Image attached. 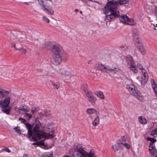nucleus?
Segmentation results:
<instances>
[{"mask_svg":"<svg viewBox=\"0 0 157 157\" xmlns=\"http://www.w3.org/2000/svg\"><path fill=\"white\" fill-rule=\"evenodd\" d=\"M52 53L55 63V64H59L62 60H66L68 55L59 44H56L52 46Z\"/></svg>","mask_w":157,"mask_h":157,"instance_id":"obj_1","label":"nucleus"},{"mask_svg":"<svg viewBox=\"0 0 157 157\" xmlns=\"http://www.w3.org/2000/svg\"><path fill=\"white\" fill-rule=\"evenodd\" d=\"M117 7L116 4L113 3L111 1H109L103 9V11L105 14L110 12V15L114 20L115 18L120 17V16L119 12L117 10Z\"/></svg>","mask_w":157,"mask_h":157,"instance_id":"obj_2","label":"nucleus"},{"mask_svg":"<svg viewBox=\"0 0 157 157\" xmlns=\"http://www.w3.org/2000/svg\"><path fill=\"white\" fill-rule=\"evenodd\" d=\"M38 4L41 7L42 10L50 15H53L54 10L52 8H50L53 4L52 0H37Z\"/></svg>","mask_w":157,"mask_h":157,"instance_id":"obj_3","label":"nucleus"},{"mask_svg":"<svg viewBox=\"0 0 157 157\" xmlns=\"http://www.w3.org/2000/svg\"><path fill=\"white\" fill-rule=\"evenodd\" d=\"M126 88L129 91L130 94L135 97L138 100L142 101L144 99V97L134 85H127Z\"/></svg>","mask_w":157,"mask_h":157,"instance_id":"obj_4","label":"nucleus"},{"mask_svg":"<svg viewBox=\"0 0 157 157\" xmlns=\"http://www.w3.org/2000/svg\"><path fill=\"white\" fill-rule=\"evenodd\" d=\"M10 96L6 97L2 101H1V108L2 109V112L7 114H10L11 107L9 105L10 102Z\"/></svg>","mask_w":157,"mask_h":157,"instance_id":"obj_5","label":"nucleus"},{"mask_svg":"<svg viewBox=\"0 0 157 157\" xmlns=\"http://www.w3.org/2000/svg\"><path fill=\"white\" fill-rule=\"evenodd\" d=\"M127 66H129L128 68L132 71L133 72L136 73L138 72L135 63L133 58L130 56L128 55L126 57Z\"/></svg>","mask_w":157,"mask_h":157,"instance_id":"obj_6","label":"nucleus"},{"mask_svg":"<svg viewBox=\"0 0 157 157\" xmlns=\"http://www.w3.org/2000/svg\"><path fill=\"white\" fill-rule=\"evenodd\" d=\"M147 140L148 141H151L149 145V147H150L149 150L151 155L153 156L156 153V150L154 143L157 140L151 137H147Z\"/></svg>","mask_w":157,"mask_h":157,"instance_id":"obj_7","label":"nucleus"},{"mask_svg":"<svg viewBox=\"0 0 157 157\" xmlns=\"http://www.w3.org/2000/svg\"><path fill=\"white\" fill-rule=\"evenodd\" d=\"M120 20L122 23L130 25H134L136 24V22L134 21L133 19L129 18L126 15L123 14L120 17Z\"/></svg>","mask_w":157,"mask_h":157,"instance_id":"obj_8","label":"nucleus"},{"mask_svg":"<svg viewBox=\"0 0 157 157\" xmlns=\"http://www.w3.org/2000/svg\"><path fill=\"white\" fill-rule=\"evenodd\" d=\"M40 42L38 39H34L33 40H32L31 37H27L25 40V45L27 47L28 45L32 46L33 45H36L39 44Z\"/></svg>","mask_w":157,"mask_h":157,"instance_id":"obj_9","label":"nucleus"},{"mask_svg":"<svg viewBox=\"0 0 157 157\" xmlns=\"http://www.w3.org/2000/svg\"><path fill=\"white\" fill-rule=\"evenodd\" d=\"M87 153L81 147L78 148L76 150V155L78 157H86Z\"/></svg>","mask_w":157,"mask_h":157,"instance_id":"obj_10","label":"nucleus"},{"mask_svg":"<svg viewBox=\"0 0 157 157\" xmlns=\"http://www.w3.org/2000/svg\"><path fill=\"white\" fill-rule=\"evenodd\" d=\"M86 95L87 97V99L90 103L91 104H94L97 101V98L91 91L86 94Z\"/></svg>","mask_w":157,"mask_h":157,"instance_id":"obj_11","label":"nucleus"},{"mask_svg":"<svg viewBox=\"0 0 157 157\" xmlns=\"http://www.w3.org/2000/svg\"><path fill=\"white\" fill-rule=\"evenodd\" d=\"M141 72L143 74L141 78V82L142 85H144L147 82L148 79L147 73H146V70H143Z\"/></svg>","mask_w":157,"mask_h":157,"instance_id":"obj_12","label":"nucleus"},{"mask_svg":"<svg viewBox=\"0 0 157 157\" xmlns=\"http://www.w3.org/2000/svg\"><path fill=\"white\" fill-rule=\"evenodd\" d=\"M51 131L50 130V129H51L50 128L48 127L47 129L48 130V131L50 133H52V134H50L49 133H47L46 132L45 134V138H54L55 136L54 134V132L55 131L54 128H51Z\"/></svg>","mask_w":157,"mask_h":157,"instance_id":"obj_13","label":"nucleus"},{"mask_svg":"<svg viewBox=\"0 0 157 157\" xmlns=\"http://www.w3.org/2000/svg\"><path fill=\"white\" fill-rule=\"evenodd\" d=\"M121 141L120 143H117L115 144L112 146V148L115 151L122 150L123 147L121 145Z\"/></svg>","mask_w":157,"mask_h":157,"instance_id":"obj_14","label":"nucleus"},{"mask_svg":"<svg viewBox=\"0 0 157 157\" xmlns=\"http://www.w3.org/2000/svg\"><path fill=\"white\" fill-rule=\"evenodd\" d=\"M59 73L62 75H64L66 76H68V78L67 79L68 80H71L70 78L71 77L70 76V75H71V73L69 71H66L63 69H62L60 70Z\"/></svg>","mask_w":157,"mask_h":157,"instance_id":"obj_15","label":"nucleus"},{"mask_svg":"<svg viewBox=\"0 0 157 157\" xmlns=\"http://www.w3.org/2000/svg\"><path fill=\"white\" fill-rule=\"evenodd\" d=\"M41 126L40 123H37L35 125L33 129V131L34 133L40 132V127Z\"/></svg>","mask_w":157,"mask_h":157,"instance_id":"obj_16","label":"nucleus"},{"mask_svg":"<svg viewBox=\"0 0 157 157\" xmlns=\"http://www.w3.org/2000/svg\"><path fill=\"white\" fill-rule=\"evenodd\" d=\"M112 3L113 4H115L116 5V6L117 7L118 4L120 5H122L123 4H125L127 3V2H128V0H117V1H111Z\"/></svg>","mask_w":157,"mask_h":157,"instance_id":"obj_17","label":"nucleus"},{"mask_svg":"<svg viewBox=\"0 0 157 157\" xmlns=\"http://www.w3.org/2000/svg\"><path fill=\"white\" fill-rule=\"evenodd\" d=\"M35 134L37 135V137L39 140H40L42 138H45L46 132H44L41 131L40 132L36 133Z\"/></svg>","mask_w":157,"mask_h":157,"instance_id":"obj_18","label":"nucleus"},{"mask_svg":"<svg viewBox=\"0 0 157 157\" xmlns=\"http://www.w3.org/2000/svg\"><path fill=\"white\" fill-rule=\"evenodd\" d=\"M86 112L87 113L89 114H92L95 113L96 115L99 114V113L98 112L96 109L93 108L87 109Z\"/></svg>","mask_w":157,"mask_h":157,"instance_id":"obj_19","label":"nucleus"},{"mask_svg":"<svg viewBox=\"0 0 157 157\" xmlns=\"http://www.w3.org/2000/svg\"><path fill=\"white\" fill-rule=\"evenodd\" d=\"M94 67L96 69L104 72L105 66L103 64H97L95 65Z\"/></svg>","mask_w":157,"mask_h":157,"instance_id":"obj_20","label":"nucleus"},{"mask_svg":"<svg viewBox=\"0 0 157 157\" xmlns=\"http://www.w3.org/2000/svg\"><path fill=\"white\" fill-rule=\"evenodd\" d=\"M9 92L8 91H4V90L0 89V96L2 98L7 96L9 94Z\"/></svg>","mask_w":157,"mask_h":157,"instance_id":"obj_21","label":"nucleus"},{"mask_svg":"<svg viewBox=\"0 0 157 157\" xmlns=\"http://www.w3.org/2000/svg\"><path fill=\"white\" fill-rule=\"evenodd\" d=\"M116 69V67L112 68H111L109 66H107L106 67L105 66L104 72H105L106 73L111 72L115 71Z\"/></svg>","mask_w":157,"mask_h":157,"instance_id":"obj_22","label":"nucleus"},{"mask_svg":"<svg viewBox=\"0 0 157 157\" xmlns=\"http://www.w3.org/2000/svg\"><path fill=\"white\" fill-rule=\"evenodd\" d=\"M138 120L139 122L143 124H145L147 123V120L145 118L142 116H140L139 117Z\"/></svg>","mask_w":157,"mask_h":157,"instance_id":"obj_23","label":"nucleus"},{"mask_svg":"<svg viewBox=\"0 0 157 157\" xmlns=\"http://www.w3.org/2000/svg\"><path fill=\"white\" fill-rule=\"evenodd\" d=\"M97 116V117L95 118L94 120L92 123V124L94 126H97L99 123V115L98 114Z\"/></svg>","mask_w":157,"mask_h":157,"instance_id":"obj_24","label":"nucleus"},{"mask_svg":"<svg viewBox=\"0 0 157 157\" xmlns=\"http://www.w3.org/2000/svg\"><path fill=\"white\" fill-rule=\"evenodd\" d=\"M18 109L20 111L27 112L29 111V109L28 107H27V106L25 105L20 106V107Z\"/></svg>","mask_w":157,"mask_h":157,"instance_id":"obj_25","label":"nucleus"},{"mask_svg":"<svg viewBox=\"0 0 157 157\" xmlns=\"http://www.w3.org/2000/svg\"><path fill=\"white\" fill-rule=\"evenodd\" d=\"M17 40L25 44V36L21 35L17 38Z\"/></svg>","mask_w":157,"mask_h":157,"instance_id":"obj_26","label":"nucleus"},{"mask_svg":"<svg viewBox=\"0 0 157 157\" xmlns=\"http://www.w3.org/2000/svg\"><path fill=\"white\" fill-rule=\"evenodd\" d=\"M137 48H138V51L140 52L142 55H144L145 54V50L143 46V44L141 45H139Z\"/></svg>","mask_w":157,"mask_h":157,"instance_id":"obj_27","label":"nucleus"},{"mask_svg":"<svg viewBox=\"0 0 157 157\" xmlns=\"http://www.w3.org/2000/svg\"><path fill=\"white\" fill-rule=\"evenodd\" d=\"M50 84L52 85L55 88L58 89L59 87V84L58 82H55L52 81H50Z\"/></svg>","mask_w":157,"mask_h":157,"instance_id":"obj_28","label":"nucleus"},{"mask_svg":"<svg viewBox=\"0 0 157 157\" xmlns=\"http://www.w3.org/2000/svg\"><path fill=\"white\" fill-rule=\"evenodd\" d=\"M95 94L101 99H103L104 98V96L102 92L101 91L96 92Z\"/></svg>","mask_w":157,"mask_h":157,"instance_id":"obj_29","label":"nucleus"},{"mask_svg":"<svg viewBox=\"0 0 157 157\" xmlns=\"http://www.w3.org/2000/svg\"><path fill=\"white\" fill-rule=\"evenodd\" d=\"M81 87L84 90V91L85 92V94H87L90 91L88 90V86L86 84H83L82 86Z\"/></svg>","mask_w":157,"mask_h":157,"instance_id":"obj_30","label":"nucleus"},{"mask_svg":"<svg viewBox=\"0 0 157 157\" xmlns=\"http://www.w3.org/2000/svg\"><path fill=\"white\" fill-rule=\"evenodd\" d=\"M44 140H42L40 141H37L36 142L34 143H33L32 144L33 145H37L38 146H40L41 145L44 146Z\"/></svg>","mask_w":157,"mask_h":157,"instance_id":"obj_31","label":"nucleus"},{"mask_svg":"<svg viewBox=\"0 0 157 157\" xmlns=\"http://www.w3.org/2000/svg\"><path fill=\"white\" fill-rule=\"evenodd\" d=\"M135 43L134 44L136 46V47H137L139 45H143L142 41L140 40V39H139V40H138L136 41H134Z\"/></svg>","mask_w":157,"mask_h":157,"instance_id":"obj_32","label":"nucleus"},{"mask_svg":"<svg viewBox=\"0 0 157 157\" xmlns=\"http://www.w3.org/2000/svg\"><path fill=\"white\" fill-rule=\"evenodd\" d=\"M151 135L154 137H156L157 136V128H155L151 131Z\"/></svg>","mask_w":157,"mask_h":157,"instance_id":"obj_33","label":"nucleus"},{"mask_svg":"<svg viewBox=\"0 0 157 157\" xmlns=\"http://www.w3.org/2000/svg\"><path fill=\"white\" fill-rule=\"evenodd\" d=\"M113 20L110 14L106 15L105 18V20L107 22Z\"/></svg>","mask_w":157,"mask_h":157,"instance_id":"obj_34","label":"nucleus"},{"mask_svg":"<svg viewBox=\"0 0 157 157\" xmlns=\"http://www.w3.org/2000/svg\"><path fill=\"white\" fill-rule=\"evenodd\" d=\"M38 110L39 109L38 108H33L31 110V113L33 114L37 113Z\"/></svg>","mask_w":157,"mask_h":157,"instance_id":"obj_35","label":"nucleus"},{"mask_svg":"<svg viewBox=\"0 0 157 157\" xmlns=\"http://www.w3.org/2000/svg\"><path fill=\"white\" fill-rule=\"evenodd\" d=\"M3 151H5L8 153H10L11 152L10 150L6 147H4L3 149H1L0 151V152H3Z\"/></svg>","mask_w":157,"mask_h":157,"instance_id":"obj_36","label":"nucleus"},{"mask_svg":"<svg viewBox=\"0 0 157 157\" xmlns=\"http://www.w3.org/2000/svg\"><path fill=\"white\" fill-rule=\"evenodd\" d=\"M19 50L22 54H25L26 53V49H25L23 48H21L19 49Z\"/></svg>","mask_w":157,"mask_h":157,"instance_id":"obj_37","label":"nucleus"},{"mask_svg":"<svg viewBox=\"0 0 157 157\" xmlns=\"http://www.w3.org/2000/svg\"><path fill=\"white\" fill-rule=\"evenodd\" d=\"M51 112L50 111L45 110L44 111V115L46 116L50 117L51 116Z\"/></svg>","mask_w":157,"mask_h":157,"instance_id":"obj_38","label":"nucleus"},{"mask_svg":"<svg viewBox=\"0 0 157 157\" xmlns=\"http://www.w3.org/2000/svg\"><path fill=\"white\" fill-rule=\"evenodd\" d=\"M33 134V131L31 129L28 130L27 135L28 136V137L29 138H30L32 135Z\"/></svg>","mask_w":157,"mask_h":157,"instance_id":"obj_39","label":"nucleus"},{"mask_svg":"<svg viewBox=\"0 0 157 157\" xmlns=\"http://www.w3.org/2000/svg\"><path fill=\"white\" fill-rule=\"evenodd\" d=\"M138 30L136 29H134L132 30V36L134 35H138Z\"/></svg>","mask_w":157,"mask_h":157,"instance_id":"obj_40","label":"nucleus"},{"mask_svg":"<svg viewBox=\"0 0 157 157\" xmlns=\"http://www.w3.org/2000/svg\"><path fill=\"white\" fill-rule=\"evenodd\" d=\"M151 82L152 88H153L155 86H156L157 85L155 83L154 79H151Z\"/></svg>","mask_w":157,"mask_h":157,"instance_id":"obj_41","label":"nucleus"},{"mask_svg":"<svg viewBox=\"0 0 157 157\" xmlns=\"http://www.w3.org/2000/svg\"><path fill=\"white\" fill-rule=\"evenodd\" d=\"M137 67L138 69H139L140 70H142V71H143V70H145V69H144L142 65L140 63H138L137 64Z\"/></svg>","mask_w":157,"mask_h":157,"instance_id":"obj_42","label":"nucleus"},{"mask_svg":"<svg viewBox=\"0 0 157 157\" xmlns=\"http://www.w3.org/2000/svg\"><path fill=\"white\" fill-rule=\"evenodd\" d=\"M132 37L133 38V40L134 41H136V40H139V39H140V38L139 37L138 35H134L133 36H132Z\"/></svg>","mask_w":157,"mask_h":157,"instance_id":"obj_43","label":"nucleus"},{"mask_svg":"<svg viewBox=\"0 0 157 157\" xmlns=\"http://www.w3.org/2000/svg\"><path fill=\"white\" fill-rule=\"evenodd\" d=\"M25 125L28 130L31 129L32 126L31 124H30L29 123H27Z\"/></svg>","mask_w":157,"mask_h":157,"instance_id":"obj_44","label":"nucleus"},{"mask_svg":"<svg viewBox=\"0 0 157 157\" xmlns=\"http://www.w3.org/2000/svg\"><path fill=\"white\" fill-rule=\"evenodd\" d=\"M121 144L124 145L127 148L129 149L130 148V146L127 143H125L124 144L121 141Z\"/></svg>","mask_w":157,"mask_h":157,"instance_id":"obj_45","label":"nucleus"},{"mask_svg":"<svg viewBox=\"0 0 157 157\" xmlns=\"http://www.w3.org/2000/svg\"><path fill=\"white\" fill-rule=\"evenodd\" d=\"M86 157H94V154L90 151L89 154L87 153V155L86 156Z\"/></svg>","mask_w":157,"mask_h":157,"instance_id":"obj_46","label":"nucleus"},{"mask_svg":"<svg viewBox=\"0 0 157 157\" xmlns=\"http://www.w3.org/2000/svg\"><path fill=\"white\" fill-rule=\"evenodd\" d=\"M32 139L34 141H36L37 140V135L36 134L34 133L32 137Z\"/></svg>","mask_w":157,"mask_h":157,"instance_id":"obj_47","label":"nucleus"},{"mask_svg":"<svg viewBox=\"0 0 157 157\" xmlns=\"http://www.w3.org/2000/svg\"><path fill=\"white\" fill-rule=\"evenodd\" d=\"M43 20L44 21H45L47 23H49V19L45 16H43Z\"/></svg>","mask_w":157,"mask_h":157,"instance_id":"obj_48","label":"nucleus"},{"mask_svg":"<svg viewBox=\"0 0 157 157\" xmlns=\"http://www.w3.org/2000/svg\"><path fill=\"white\" fill-rule=\"evenodd\" d=\"M19 127L17 126L16 127L14 128L13 129H14L16 132L18 133H21V130L18 128Z\"/></svg>","mask_w":157,"mask_h":157,"instance_id":"obj_49","label":"nucleus"},{"mask_svg":"<svg viewBox=\"0 0 157 157\" xmlns=\"http://www.w3.org/2000/svg\"><path fill=\"white\" fill-rule=\"evenodd\" d=\"M49 155H47V154L43 155H42V157H52V153H51V154H49Z\"/></svg>","mask_w":157,"mask_h":157,"instance_id":"obj_50","label":"nucleus"},{"mask_svg":"<svg viewBox=\"0 0 157 157\" xmlns=\"http://www.w3.org/2000/svg\"><path fill=\"white\" fill-rule=\"evenodd\" d=\"M19 120H22L21 121V123H24L26 121V120L25 119L21 117H19Z\"/></svg>","mask_w":157,"mask_h":157,"instance_id":"obj_51","label":"nucleus"},{"mask_svg":"<svg viewBox=\"0 0 157 157\" xmlns=\"http://www.w3.org/2000/svg\"><path fill=\"white\" fill-rule=\"evenodd\" d=\"M126 138L124 136L121 137V140L122 141L125 142V141H126Z\"/></svg>","mask_w":157,"mask_h":157,"instance_id":"obj_52","label":"nucleus"},{"mask_svg":"<svg viewBox=\"0 0 157 157\" xmlns=\"http://www.w3.org/2000/svg\"><path fill=\"white\" fill-rule=\"evenodd\" d=\"M25 115L30 118L32 117V115L30 113H26L25 114Z\"/></svg>","mask_w":157,"mask_h":157,"instance_id":"obj_53","label":"nucleus"},{"mask_svg":"<svg viewBox=\"0 0 157 157\" xmlns=\"http://www.w3.org/2000/svg\"><path fill=\"white\" fill-rule=\"evenodd\" d=\"M153 89L154 91L155 92V94H156L157 93V86H155L154 87L152 88Z\"/></svg>","mask_w":157,"mask_h":157,"instance_id":"obj_54","label":"nucleus"},{"mask_svg":"<svg viewBox=\"0 0 157 157\" xmlns=\"http://www.w3.org/2000/svg\"><path fill=\"white\" fill-rule=\"evenodd\" d=\"M13 44V43H11V46H12V47H14V48L16 49V50H17L18 49H17V48H16L15 47V46H16V44H14V43H13V45L12 46V44Z\"/></svg>","mask_w":157,"mask_h":157,"instance_id":"obj_55","label":"nucleus"},{"mask_svg":"<svg viewBox=\"0 0 157 157\" xmlns=\"http://www.w3.org/2000/svg\"><path fill=\"white\" fill-rule=\"evenodd\" d=\"M49 45V44L48 43H47L46 44L44 45V46L45 48H49V47H48Z\"/></svg>","mask_w":157,"mask_h":157,"instance_id":"obj_56","label":"nucleus"},{"mask_svg":"<svg viewBox=\"0 0 157 157\" xmlns=\"http://www.w3.org/2000/svg\"><path fill=\"white\" fill-rule=\"evenodd\" d=\"M16 38V37L14 36H13V37H12V38H11V41H13V39H15V38Z\"/></svg>","mask_w":157,"mask_h":157,"instance_id":"obj_57","label":"nucleus"},{"mask_svg":"<svg viewBox=\"0 0 157 157\" xmlns=\"http://www.w3.org/2000/svg\"><path fill=\"white\" fill-rule=\"evenodd\" d=\"M23 3L24 4H25L27 6H28L29 5V3L27 2H23Z\"/></svg>","mask_w":157,"mask_h":157,"instance_id":"obj_58","label":"nucleus"},{"mask_svg":"<svg viewBox=\"0 0 157 157\" xmlns=\"http://www.w3.org/2000/svg\"><path fill=\"white\" fill-rule=\"evenodd\" d=\"M119 47L120 48H123L124 47V45H122V46H120Z\"/></svg>","mask_w":157,"mask_h":157,"instance_id":"obj_59","label":"nucleus"},{"mask_svg":"<svg viewBox=\"0 0 157 157\" xmlns=\"http://www.w3.org/2000/svg\"><path fill=\"white\" fill-rule=\"evenodd\" d=\"M22 157H28L27 155L25 154Z\"/></svg>","mask_w":157,"mask_h":157,"instance_id":"obj_60","label":"nucleus"},{"mask_svg":"<svg viewBox=\"0 0 157 157\" xmlns=\"http://www.w3.org/2000/svg\"><path fill=\"white\" fill-rule=\"evenodd\" d=\"M78 9H76L75 10V12H78Z\"/></svg>","mask_w":157,"mask_h":157,"instance_id":"obj_61","label":"nucleus"},{"mask_svg":"<svg viewBox=\"0 0 157 157\" xmlns=\"http://www.w3.org/2000/svg\"><path fill=\"white\" fill-rule=\"evenodd\" d=\"M155 13L157 14V8L155 9Z\"/></svg>","mask_w":157,"mask_h":157,"instance_id":"obj_62","label":"nucleus"},{"mask_svg":"<svg viewBox=\"0 0 157 157\" xmlns=\"http://www.w3.org/2000/svg\"><path fill=\"white\" fill-rule=\"evenodd\" d=\"M79 12H80V13L81 14H82V12L81 11H80Z\"/></svg>","mask_w":157,"mask_h":157,"instance_id":"obj_63","label":"nucleus"},{"mask_svg":"<svg viewBox=\"0 0 157 157\" xmlns=\"http://www.w3.org/2000/svg\"><path fill=\"white\" fill-rule=\"evenodd\" d=\"M64 157H69V156H64Z\"/></svg>","mask_w":157,"mask_h":157,"instance_id":"obj_64","label":"nucleus"}]
</instances>
